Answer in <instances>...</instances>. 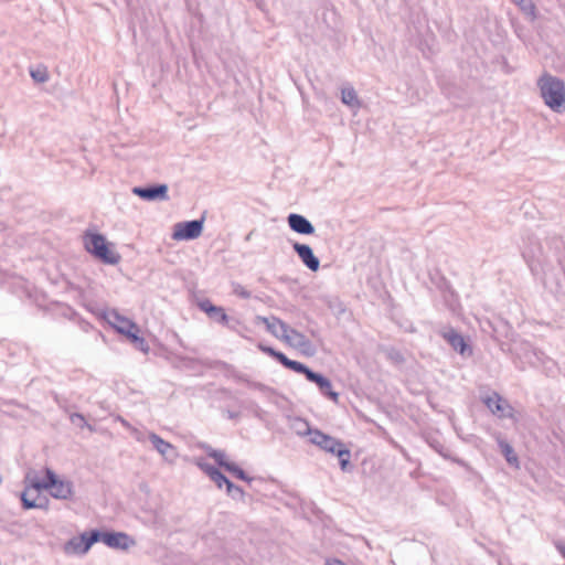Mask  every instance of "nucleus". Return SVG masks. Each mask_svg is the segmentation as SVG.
<instances>
[{
  "instance_id": "19",
  "label": "nucleus",
  "mask_w": 565,
  "mask_h": 565,
  "mask_svg": "<svg viewBox=\"0 0 565 565\" xmlns=\"http://www.w3.org/2000/svg\"><path fill=\"white\" fill-rule=\"evenodd\" d=\"M149 441L151 443L152 447L168 461L173 462L177 457L178 452L175 447L170 444L169 441H166L162 439L159 435L156 433H150Z\"/></svg>"
},
{
  "instance_id": "7",
  "label": "nucleus",
  "mask_w": 565,
  "mask_h": 565,
  "mask_svg": "<svg viewBox=\"0 0 565 565\" xmlns=\"http://www.w3.org/2000/svg\"><path fill=\"white\" fill-rule=\"evenodd\" d=\"M104 540L105 531L94 529L83 532L78 537L70 540L66 544V548L72 547L75 553L85 555L95 543H104Z\"/></svg>"
},
{
  "instance_id": "44",
  "label": "nucleus",
  "mask_w": 565,
  "mask_h": 565,
  "mask_svg": "<svg viewBox=\"0 0 565 565\" xmlns=\"http://www.w3.org/2000/svg\"><path fill=\"white\" fill-rule=\"evenodd\" d=\"M559 553L562 554V556L565 558V546H561L558 548Z\"/></svg>"
},
{
  "instance_id": "18",
  "label": "nucleus",
  "mask_w": 565,
  "mask_h": 565,
  "mask_svg": "<svg viewBox=\"0 0 565 565\" xmlns=\"http://www.w3.org/2000/svg\"><path fill=\"white\" fill-rule=\"evenodd\" d=\"M289 228L300 235H312L316 232L312 223L303 215L298 213H290L287 216Z\"/></svg>"
},
{
  "instance_id": "20",
  "label": "nucleus",
  "mask_w": 565,
  "mask_h": 565,
  "mask_svg": "<svg viewBox=\"0 0 565 565\" xmlns=\"http://www.w3.org/2000/svg\"><path fill=\"white\" fill-rule=\"evenodd\" d=\"M288 334L290 335V340L286 341L287 343L299 349L303 354L308 356H311L316 353L311 341L303 333L289 327Z\"/></svg>"
},
{
  "instance_id": "28",
  "label": "nucleus",
  "mask_w": 565,
  "mask_h": 565,
  "mask_svg": "<svg viewBox=\"0 0 565 565\" xmlns=\"http://www.w3.org/2000/svg\"><path fill=\"white\" fill-rule=\"evenodd\" d=\"M202 448L205 450L206 455L214 459L220 467L226 469V466L230 465V461L225 459V454L223 451L213 449L207 445L202 446Z\"/></svg>"
},
{
  "instance_id": "41",
  "label": "nucleus",
  "mask_w": 565,
  "mask_h": 565,
  "mask_svg": "<svg viewBox=\"0 0 565 565\" xmlns=\"http://www.w3.org/2000/svg\"><path fill=\"white\" fill-rule=\"evenodd\" d=\"M440 289L443 290V292L448 291L450 295H454L450 285L446 280H444L443 286H440Z\"/></svg>"
},
{
  "instance_id": "17",
  "label": "nucleus",
  "mask_w": 565,
  "mask_h": 565,
  "mask_svg": "<svg viewBox=\"0 0 565 565\" xmlns=\"http://www.w3.org/2000/svg\"><path fill=\"white\" fill-rule=\"evenodd\" d=\"M292 249L308 269L317 271L320 268V260L308 244L296 242L292 244Z\"/></svg>"
},
{
  "instance_id": "24",
  "label": "nucleus",
  "mask_w": 565,
  "mask_h": 565,
  "mask_svg": "<svg viewBox=\"0 0 565 565\" xmlns=\"http://www.w3.org/2000/svg\"><path fill=\"white\" fill-rule=\"evenodd\" d=\"M427 443L443 458H445L447 460H451L460 466H466V463L462 459L454 457L451 451L447 447H445L444 444L440 440H438L437 438L428 437Z\"/></svg>"
},
{
  "instance_id": "38",
  "label": "nucleus",
  "mask_w": 565,
  "mask_h": 565,
  "mask_svg": "<svg viewBox=\"0 0 565 565\" xmlns=\"http://www.w3.org/2000/svg\"><path fill=\"white\" fill-rule=\"evenodd\" d=\"M136 349L140 350L141 352L147 353L149 351V345L145 338L140 337L136 342L132 343Z\"/></svg>"
},
{
  "instance_id": "15",
  "label": "nucleus",
  "mask_w": 565,
  "mask_h": 565,
  "mask_svg": "<svg viewBox=\"0 0 565 565\" xmlns=\"http://www.w3.org/2000/svg\"><path fill=\"white\" fill-rule=\"evenodd\" d=\"M198 307L201 311L205 312L211 320L222 326L228 327L231 319L223 307L213 305L210 299L200 300L198 302Z\"/></svg>"
},
{
  "instance_id": "37",
  "label": "nucleus",
  "mask_w": 565,
  "mask_h": 565,
  "mask_svg": "<svg viewBox=\"0 0 565 565\" xmlns=\"http://www.w3.org/2000/svg\"><path fill=\"white\" fill-rule=\"evenodd\" d=\"M139 332V327L136 324V328L129 329V332L124 333L122 335H125L131 343H134L140 338Z\"/></svg>"
},
{
  "instance_id": "43",
  "label": "nucleus",
  "mask_w": 565,
  "mask_h": 565,
  "mask_svg": "<svg viewBox=\"0 0 565 565\" xmlns=\"http://www.w3.org/2000/svg\"><path fill=\"white\" fill-rule=\"evenodd\" d=\"M238 416H239V413H237V412H232V411L227 412V417L230 419H236V418H238Z\"/></svg>"
},
{
  "instance_id": "32",
  "label": "nucleus",
  "mask_w": 565,
  "mask_h": 565,
  "mask_svg": "<svg viewBox=\"0 0 565 565\" xmlns=\"http://www.w3.org/2000/svg\"><path fill=\"white\" fill-rule=\"evenodd\" d=\"M32 79L36 83H45L49 81V72L45 66H38L36 68L30 70Z\"/></svg>"
},
{
  "instance_id": "27",
  "label": "nucleus",
  "mask_w": 565,
  "mask_h": 565,
  "mask_svg": "<svg viewBox=\"0 0 565 565\" xmlns=\"http://www.w3.org/2000/svg\"><path fill=\"white\" fill-rule=\"evenodd\" d=\"M498 445H499V448H500L502 455L504 456L505 460L510 465L518 466L519 460H518V456L514 452L513 447L508 441H505L503 439H499Z\"/></svg>"
},
{
  "instance_id": "5",
  "label": "nucleus",
  "mask_w": 565,
  "mask_h": 565,
  "mask_svg": "<svg viewBox=\"0 0 565 565\" xmlns=\"http://www.w3.org/2000/svg\"><path fill=\"white\" fill-rule=\"evenodd\" d=\"M522 256L533 275H537L541 271L544 274V284L548 286L550 280L545 269L546 259L541 244L536 241H530V244L523 248Z\"/></svg>"
},
{
  "instance_id": "23",
  "label": "nucleus",
  "mask_w": 565,
  "mask_h": 565,
  "mask_svg": "<svg viewBox=\"0 0 565 565\" xmlns=\"http://www.w3.org/2000/svg\"><path fill=\"white\" fill-rule=\"evenodd\" d=\"M257 348L262 352H264V353L268 354L269 356L274 358L275 360H277L286 369H289L294 372L297 369L298 364L300 363L298 361L289 359L285 353L274 349L273 347L266 345L264 343H258Z\"/></svg>"
},
{
  "instance_id": "9",
  "label": "nucleus",
  "mask_w": 565,
  "mask_h": 565,
  "mask_svg": "<svg viewBox=\"0 0 565 565\" xmlns=\"http://www.w3.org/2000/svg\"><path fill=\"white\" fill-rule=\"evenodd\" d=\"M20 499L24 510H47L50 505L49 498L42 494L41 491H35L34 488H32V479L30 480V487L25 488V490L21 492Z\"/></svg>"
},
{
  "instance_id": "1",
  "label": "nucleus",
  "mask_w": 565,
  "mask_h": 565,
  "mask_svg": "<svg viewBox=\"0 0 565 565\" xmlns=\"http://www.w3.org/2000/svg\"><path fill=\"white\" fill-rule=\"evenodd\" d=\"M544 104L554 113L565 111V83L557 76L544 72L536 81Z\"/></svg>"
},
{
  "instance_id": "40",
  "label": "nucleus",
  "mask_w": 565,
  "mask_h": 565,
  "mask_svg": "<svg viewBox=\"0 0 565 565\" xmlns=\"http://www.w3.org/2000/svg\"><path fill=\"white\" fill-rule=\"evenodd\" d=\"M326 565H345V563L338 558H331L327 559Z\"/></svg>"
},
{
  "instance_id": "2",
  "label": "nucleus",
  "mask_w": 565,
  "mask_h": 565,
  "mask_svg": "<svg viewBox=\"0 0 565 565\" xmlns=\"http://www.w3.org/2000/svg\"><path fill=\"white\" fill-rule=\"evenodd\" d=\"M83 243L90 255L106 265H116L121 259L119 253L111 248L113 244L100 233L86 232Z\"/></svg>"
},
{
  "instance_id": "33",
  "label": "nucleus",
  "mask_w": 565,
  "mask_h": 565,
  "mask_svg": "<svg viewBox=\"0 0 565 565\" xmlns=\"http://www.w3.org/2000/svg\"><path fill=\"white\" fill-rule=\"evenodd\" d=\"M226 487L227 494L235 500H242L244 498V490L234 484L230 479L224 484Z\"/></svg>"
},
{
  "instance_id": "3",
  "label": "nucleus",
  "mask_w": 565,
  "mask_h": 565,
  "mask_svg": "<svg viewBox=\"0 0 565 565\" xmlns=\"http://www.w3.org/2000/svg\"><path fill=\"white\" fill-rule=\"evenodd\" d=\"M32 488L35 491L49 490L54 499L68 500L72 498L73 482L60 479L58 476L50 468H45V476L43 479L33 478Z\"/></svg>"
},
{
  "instance_id": "30",
  "label": "nucleus",
  "mask_w": 565,
  "mask_h": 565,
  "mask_svg": "<svg viewBox=\"0 0 565 565\" xmlns=\"http://www.w3.org/2000/svg\"><path fill=\"white\" fill-rule=\"evenodd\" d=\"M335 456L339 458V465L342 471H349L351 469L350 458H351V451L349 448L343 446L341 449L338 450Z\"/></svg>"
},
{
  "instance_id": "8",
  "label": "nucleus",
  "mask_w": 565,
  "mask_h": 565,
  "mask_svg": "<svg viewBox=\"0 0 565 565\" xmlns=\"http://www.w3.org/2000/svg\"><path fill=\"white\" fill-rule=\"evenodd\" d=\"M204 217L199 220L179 222L174 224L172 238L175 241H192L203 232Z\"/></svg>"
},
{
  "instance_id": "22",
  "label": "nucleus",
  "mask_w": 565,
  "mask_h": 565,
  "mask_svg": "<svg viewBox=\"0 0 565 565\" xmlns=\"http://www.w3.org/2000/svg\"><path fill=\"white\" fill-rule=\"evenodd\" d=\"M108 323L120 334L129 332V329L136 328V323L121 316L118 311L111 310L107 315Z\"/></svg>"
},
{
  "instance_id": "36",
  "label": "nucleus",
  "mask_w": 565,
  "mask_h": 565,
  "mask_svg": "<svg viewBox=\"0 0 565 565\" xmlns=\"http://www.w3.org/2000/svg\"><path fill=\"white\" fill-rule=\"evenodd\" d=\"M232 286H233V292L236 296H238L239 298H242V299H249L250 298V292L244 286H242L241 284L233 282Z\"/></svg>"
},
{
  "instance_id": "14",
  "label": "nucleus",
  "mask_w": 565,
  "mask_h": 565,
  "mask_svg": "<svg viewBox=\"0 0 565 565\" xmlns=\"http://www.w3.org/2000/svg\"><path fill=\"white\" fill-rule=\"evenodd\" d=\"M230 377L233 379L236 383H243L247 387L260 392L265 396L275 394V390L273 387H270L262 382L253 381L247 374H245L234 367L230 369Z\"/></svg>"
},
{
  "instance_id": "25",
  "label": "nucleus",
  "mask_w": 565,
  "mask_h": 565,
  "mask_svg": "<svg viewBox=\"0 0 565 565\" xmlns=\"http://www.w3.org/2000/svg\"><path fill=\"white\" fill-rule=\"evenodd\" d=\"M341 102L352 109L361 107L358 93L352 85H345L341 89Z\"/></svg>"
},
{
  "instance_id": "39",
  "label": "nucleus",
  "mask_w": 565,
  "mask_h": 565,
  "mask_svg": "<svg viewBox=\"0 0 565 565\" xmlns=\"http://www.w3.org/2000/svg\"><path fill=\"white\" fill-rule=\"evenodd\" d=\"M250 409L253 412V415L258 419H263L264 415L266 414V412L255 403L250 404Z\"/></svg>"
},
{
  "instance_id": "13",
  "label": "nucleus",
  "mask_w": 565,
  "mask_h": 565,
  "mask_svg": "<svg viewBox=\"0 0 565 565\" xmlns=\"http://www.w3.org/2000/svg\"><path fill=\"white\" fill-rule=\"evenodd\" d=\"M309 441L332 455H335L339 449L345 446L340 439L327 435L319 429H315L312 431V437L309 439Z\"/></svg>"
},
{
  "instance_id": "29",
  "label": "nucleus",
  "mask_w": 565,
  "mask_h": 565,
  "mask_svg": "<svg viewBox=\"0 0 565 565\" xmlns=\"http://www.w3.org/2000/svg\"><path fill=\"white\" fill-rule=\"evenodd\" d=\"M292 428L296 434L299 436H309V439L312 437V429L309 423L302 418H295L292 423Z\"/></svg>"
},
{
  "instance_id": "34",
  "label": "nucleus",
  "mask_w": 565,
  "mask_h": 565,
  "mask_svg": "<svg viewBox=\"0 0 565 565\" xmlns=\"http://www.w3.org/2000/svg\"><path fill=\"white\" fill-rule=\"evenodd\" d=\"M513 3H515L521 11H523L525 14L531 15L532 18L535 17V6L532 0H511Z\"/></svg>"
},
{
  "instance_id": "31",
  "label": "nucleus",
  "mask_w": 565,
  "mask_h": 565,
  "mask_svg": "<svg viewBox=\"0 0 565 565\" xmlns=\"http://www.w3.org/2000/svg\"><path fill=\"white\" fill-rule=\"evenodd\" d=\"M225 470L233 473L234 477L239 480L246 481L248 483L253 481V478H250L241 467L234 462H230Z\"/></svg>"
},
{
  "instance_id": "16",
  "label": "nucleus",
  "mask_w": 565,
  "mask_h": 565,
  "mask_svg": "<svg viewBox=\"0 0 565 565\" xmlns=\"http://www.w3.org/2000/svg\"><path fill=\"white\" fill-rule=\"evenodd\" d=\"M262 323L265 324L266 330L277 339H281L285 341L290 340V335L288 334L289 326L277 317H257Z\"/></svg>"
},
{
  "instance_id": "4",
  "label": "nucleus",
  "mask_w": 565,
  "mask_h": 565,
  "mask_svg": "<svg viewBox=\"0 0 565 565\" xmlns=\"http://www.w3.org/2000/svg\"><path fill=\"white\" fill-rule=\"evenodd\" d=\"M519 355L523 358L524 362L530 366L542 369L548 375L553 374L556 370L555 362L543 351L534 348L530 343H522L520 345Z\"/></svg>"
},
{
  "instance_id": "11",
  "label": "nucleus",
  "mask_w": 565,
  "mask_h": 565,
  "mask_svg": "<svg viewBox=\"0 0 565 565\" xmlns=\"http://www.w3.org/2000/svg\"><path fill=\"white\" fill-rule=\"evenodd\" d=\"M483 403L490 409V412L499 418H508L513 416L512 406L501 397L497 392H492L483 398Z\"/></svg>"
},
{
  "instance_id": "42",
  "label": "nucleus",
  "mask_w": 565,
  "mask_h": 565,
  "mask_svg": "<svg viewBox=\"0 0 565 565\" xmlns=\"http://www.w3.org/2000/svg\"><path fill=\"white\" fill-rule=\"evenodd\" d=\"M562 289V285L558 280L555 281V287H551V291L554 294H559Z\"/></svg>"
},
{
  "instance_id": "10",
  "label": "nucleus",
  "mask_w": 565,
  "mask_h": 565,
  "mask_svg": "<svg viewBox=\"0 0 565 565\" xmlns=\"http://www.w3.org/2000/svg\"><path fill=\"white\" fill-rule=\"evenodd\" d=\"M132 193L145 201H166L169 199L168 185L164 183L132 188Z\"/></svg>"
},
{
  "instance_id": "12",
  "label": "nucleus",
  "mask_w": 565,
  "mask_h": 565,
  "mask_svg": "<svg viewBox=\"0 0 565 565\" xmlns=\"http://www.w3.org/2000/svg\"><path fill=\"white\" fill-rule=\"evenodd\" d=\"M104 544L113 550L128 551L136 545V540L125 532L105 531Z\"/></svg>"
},
{
  "instance_id": "35",
  "label": "nucleus",
  "mask_w": 565,
  "mask_h": 565,
  "mask_svg": "<svg viewBox=\"0 0 565 565\" xmlns=\"http://www.w3.org/2000/svg\"><path fill=\"white\" fill-rule=\"evenodd\" d=\"M70 419L71 422L74 424V425H78L81 427H86L88 428L90 431H94L95 428L88 424L84 417L83 414L81 413H73L71 416H70Z\"/></svg>"
},
{
  "instance_id": "6",
  "label": "nucleus",
  "mask_w": 565,
  "mask_h": 565,
  "mask_svg": "<svg viewBox=\"0 0 565 565\" xmlns=\"http://www.w3.org/2000/svg\"><path fill=\"white\" fill-rule=\"evenodd\" d=\"M295 372L303 374L309 382L315 383L322 396L338 403L339 393L332 390V383L327 376H324L321 373L312 371L301 362L298 364Z\"/></svg>"
},
{
  "instance_id": "21",
  "label": "nucleus",
  "mask_w": 565,
  "mask_h": 565,
  "mask_svg": "<svg viewBox=\"0 0 565 565\" xmlns=\"http://www.w3.org/2000/svg\"><path fill=\"white\" fill-rule=\"evenodd\" d=\"M443 337L456 352H459L461 355H466V353L471 354V349L463 337L456 330L449 329L443 333Z\"/></svg>"
},
{
  "instance_id": "26",
  "label": "nucleus",
  "mask_w": 565,
  "mask_h": 565,
  "mask_svg": "<svg viewBox=\"0 0 565 565\" xmlns=\"http://www.w3.org/2000/svg\"><path fill=\"white\" fill-rule=\"evenodd\" d=\"M202 468L220 489L225 484V482H227L228 478L224 473H222L220 469H217L216 467L211 465H204L202 466Z\"/></svg>"
}]
</instances>
